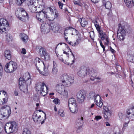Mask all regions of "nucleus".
Segmentation results:
<instances>
[{"label":"nucleus","instance_id":"obj_7","mask_svg":"<svg viewBox=\"0 0 134 134\" xmlns=\"http://www.w3.org/2000/svg\"><path fill=\"white\" fill-rule=\"evenodd\" d=\"M17 68V65L16 62L11 61L7 63L4 67V70L7 73H13Z\"/></svg>","mask_w":134,"mask_h":134},{"label":"nucleus","instance_id":"obj_56","mask_svg":"<svg viewBox=\"0 0 134 134\" xmlns=\"http://www.w3.org/2000/svg\"><path fill=\"white\" fill-rule=\"evenodd\" d=\"M108 12L107 13V15L109 16L110 17L111 16V14L112 13V11L110 9L108 10Z\"/></svg>","mask_w":134,"mask_h":134},{"label":"nucleus","instance_id":"obj_25","mask_svg":"<svg viewBox=\"0 0 134 134\" xmlns=\"http://www.w3.org/2000/svg\"><path fill=\"white\" fill-rule=\"evenodd\" d=\"M40 62H41L43 64V65H44V63L43 61L40 59L39 58H36L35 59V64L37 69V68H39V67H38V66H39L40 65Z\"/></svg>","mask_w":134,"mask_h":134},{"label":"nucleus","instance_id":"obj_33","mask_svg":"<svg viewBox=\"0 0 134 134\" xmlns=\"http://www.w3.org/2000/svg\"><path fill=\"white\" fill-rule=\"evenodd\" d=\"M83 40V39L82 38L81 36H79L78 38L77 39L76 42L74 43L73 46H76L81 41Z\"/></svg>","mask_w":134,"mask_h":134},{"label":"nucleus","instance_id":"obj_54","mask_svg":"<svg viewBox=\"0 0 134 134\" xmlns=\"http://www.w3.org/2000/svg\"><path fill=\"white\" fill-rule=\"evenodd\" d=\"M14 93L15 96H18V90L15 89L14 91Z\"/></svg>","mask_w":134,"mask_h":134},{"label":"nucleus","instance_id":"obj_21","mask_svg":"<svg viewBox=\"0 0 134 134\" xmlns=\"http://www.w3.org/2000/svg\"><path fill=\"white\" fill-rule=\"evenodd\" d=\"M74 77L73 76L68 75L66 83H64L65 86H70L74 82Z\"/></svg>","mask_w":134,"mask_h":134},{"label":"nucleus","instance_id":"obj_41","mask_svg":"<svg viewBox=\"0 0 134 134\" xmlns=\"http://www.w3.org/2000/svg\"><path fill=\"white\" fill-rule=\"evenodd\" d=\"M38 3L39 5L38 8H43L44 7V3L43 2L42 0H39L38 1Z\"/></svg>","mask_w":134,"mask_h":134},{"label":"nucleus","instance_id":"obj_49","mask_svg":"<svg viewBox=\"0 0 134 134\" xmlns=\"http://www.w3.org/2000/svg\"><path fill=\"white\" fill-rule=\"evenodd\" d=\"M58 4L59 6V7L61 9H62L64 5V4L60 1H59L58 2Z\"/></svg>","mask_w":134,"mask_h":134},{"label":"nucleus","instance_id":"obj_30","mask_svg":"<svg viewBox=\"0 0 134 134\" xmlns=\"http://www.w3.org/2000/svg\"><path fill=\"white\" fill-rule=\"evenodd\" d=\"M111 114V112L110 110H108L107 111H104V117L105 119L108 120L110 117Z\"/></svg>","mask_w":134,"mask_h":134},{"label":"nucleus","instance_id":"obj_48","mask_svg":"<svg viewBox=\"0 0 134 134\" xmlns=\"http://www.w3.org/2000/svg\"><path fill=\"white\" fill-rule=\"evenodd\" d=\"M102 119V117L100 115H97L95 116L94 119L97 121Z\"/></svg>","mask_w":134,"mask_h":134},{"label":"nucleus","instance_id":"obj_10","mask_svg":"<svg viewBox=\"0 0 134 134\" xmlns=\"http://www.w3.org/2000/svg\"><path fill=\"white\" fill-rule=\"evenodd\" d=\"M1 114L3 117H8L11 113L10 107L7 105L2 106L1 109Z\"/></svg>","mask_w":134,"mask_h":134},{"label":"nucleus","instance_id":"obj_12","mask_svg":"<svg viewBox=\"0 0 134 134\" xmlns=\"http://www.w3.org/2000/svg\"><path fill=\"white\" fill-rule=\"evenodd\" d=\"M98 36L102 41H104V44L106 46L108 45L109 43V38L106 33L104 32L103 31L99 34Z\"/></svg>","mask_w":134,"mask_h":134},{"label":"nucleus","instance_id":"obj_23","mask_svg":"<svg viewBox=\"0 0 134 134\" xmlns=\"http://www.w3.org/2000/svg\"><path fill=\"white\" fill-rule=\"evenodd\" d=\"M83 120V118L81 117V119H78V120H77L76 124V125L77 126H76V128H77V131H78L79 130H80L82 128V121Z\"/></svg>","mask_w":134,"mask_h":134},{"label":"nucleus","instance_id":"obj_42","mask_svg":"<svg viewBox=\"0 0 134 134\" xmlns=\"http://www.w3.org/2000/svg\"><path fill=\"white\" fill-rule=\"evenodd\" d=\"M58 114L60 116L64 117L65 116L64 112V110L62 109H59L58 111Z\"/></svg>","mask_w":134,"mask_h":134},{"label":"nucleus","instance_id":"obj_6","mask_svg":"<svg viewBox=\"0 0 134 134\" xmlns=\"http://www.w3.org/2000/svg\"><path fill=\"white\" fill-rule=\"evenodd\" d=\"M18 124L15 122L7 123L5 125L4 129L5 132L7 133L12 132L15 133L18 130Z\"/></svg>","mask_w":134,"mask_h":134},{"label":"nucleus","instance_id":"obj_44","mask_svg":"<svg viewBox=\"0 0 134 134\" xmlns=\"http://www.w3.org/2000/svg\"><path fill=\"white\" fill-rule=\"evenodd\" d=\"M89 36L90 37L92 40H94L95 35L94 32L91 31L89 32Z\"/></svg>","mask_w":134,"mask_h":134},{"label":"nucleus","instance_id":"obj_18","mask_svg":"<svg viewBox=\"0 0 134 134\" xmlns=\"http://www.w3.org/2000/svg\"><path fill=\"white\" fill-rule=\"evenodd\" d=\"M39 48L40 49L39 51L40 53L41 52V51L42 52V56L44 57V60L46 61L49 60L50 58V55L48 53L46 52V49L41 46L39 47Z\"/></svg>","mask_w":134,"mask_h":134},{"label":"nucleus","instance_id":"obj_24","mask_svg":"<svg viewBox=\"0 0 134 134\" xmlns=\"http://www.w3.org/2000/svg\"><path fill=\"white\" fill-rule=\"evenodd\" d=\"M44 67L43 68V72H41L40 70L39 69V68H37V70H38L39 73L44 76H47L49 74V71L48 68H46L45 65H44Z\"/></svg>","mask_w":134,"mask_h":134},{"label":"nucleus","instance_id":"obj_22","mask_svg":"<svg viewBox=\"0 0 134 134\" xmlns=\"http://www.w3.org/2000/svg\"><path fill=\"white\" fill-rule=\"evenodd\" d=\"M130 114H131V115L134 116V106L130 109L127 110L126 111V116L129 119H131L130 116Z\"/></svg>","mask_w":134,"mask_h":134},{"label":"nucleus","instance_id":"obj_47","mask_svg":"<svg viewBox=\"0 0 134 134\" xmlns=\"http://www.w3.org/2000/svg\"><path fill=\"white\" fill-rule=\"evenodd\" d=\"M53 102L55 104H59L60 103V100L57 98H56L53 100Z\"/></svg>","mask_w":134,"mask_h":134},{"label":"nucleus","instance_id":"obj_4","mask_svg":"<svg viewBox=\"0 0 134 134\" xmlns=\"http://www.w3.org/2000/svg\"><path fill=\"white\" fill-rule=\"evenodd\" d=\"M35 88L37 93L43 96L46 95L48 92V87L43 82H39L36 84Z\"/></svg>","mask_w":134,"mask_h":134},{"label":"nucleus","instance_id":"obj_62","mask_svg":"<svg viewBox=\"0 0 134 134\" xmlns=\"http://www.w3.org/2000/svg\"><path fill=\"white\" fill-rule=\"evenodd\" d=\"M5 98H4L3 99V102L2 101L1 103L0 102V104L1 105H2V104H4L5 103Z\"/></svg>","mask_w":134,"mask_h":134},{"label":"nucleus","instance_id":"obj_5","mask_svg":"<svg viewBox=\"0 0 134 134\" xmlns=\"http://www.w3.org/2000/svg\"><path fill=\"white\" fill-rule=\"evenodd\" d=\"M15 14L17 17L22 21L25 22L29 19V15L27 12L23 8H18L16 11Z\"/></svg>","mask_w":134,"mask_h":134},{"label":"nucleus","instance_id":"obj_35","mask_svg":"<svg viewBox=\"0 0 134 134\" xmlns=\"http://www.w3.org/2000/svg\"><path fill=\"white\" fill-rule=\"evenodd\" d=\"M63 44H64L65 47L63 48V52H69L70 51V52H71V50L68 46L65 43H64Z\"/></svg>","mask_w":134,"mask_h":134},{"label":"nucleus","instance_id":"obj_53","mask_svg":"<svg viewBox=\"0 0 134 134\" xmlns=\"http://www.w3.org/2000/svg\"><path fill=\"white\" fill-rule=\"evenodd\" d=\"M118 115L120 119H121L124 116V115L121 112H119L118 114Z\"/></svg>","mask_w":134,"mask_h":134},{"label":"nucleus","instance_id":"obj_64","mask_svg":"<svg viewBox=\"0 0 134 134\" xmlns=\"http://www.w3.org/2000/svg\"><path fill=\"white\" fill-rule=\"evenodd\" d=\"M69 45H71L75 47L76 46H73V44H74V43H73L71 41H69L68 42V43Z\"/></svg>","mask_w":134,"mask_h":134},{"label":"nucleus","instance_id":"obj_50","mask_svg":"<svg viewBox=\"0 0 134 134\" xmlns=\"http://www.w3.org/2000/svg\"><path fill=\"white\" fill-rule=\"evenodd\" d=\"M25 0H20V2H19L18 0L16 1V3L19 5H20Z\"/></svg>","mask_w":134,"mask_h":134},{"label":"nucleus","instance_id":"obj_9","mask_svg":"<svg viewBox=\"0 0 134 134\" xmlns=\"http://www.w3.org/2000/svg\"><path fill=\"white\" fill-rule=\"evenodd\" d=\"M118 28L117 32V36L119 40L123 41L125 38L126 31L124 28L121 26V24H118Z\"/></svg>","mask_w":134,"mask_h":134},{"label":"nucleus","instance_id":"obj_19","mask_svg":"<svg viewBox=\"0 0 134 134\" xmlns=\"http://www.w3.org/2000/svg\"><path fill=\"white\" fill-rule=\"evenodd\" d=\"M94 102L99 107H101L103 105L102 99L100 96L98 94L96 95L94 97Z\"/></svg>","mask_w":134,"mask_h":134},{"label":"nucleus","instance_id":"obj_14","mask_svg":"<svg viewBox=\"0 0 134 134\" xmlns=\"http://www.w3.org/2000/svg\"><path fill=\"white\" fill-rule=\"evenodd\" d=\"M50 27H51V30L53 32L55 33H60L61 30L60 26L59 24H57L55 23H51Z\"/></svg>","mask_w":134,"mask_h":134},{"label":"nucleus","instance_id":"obj_57","mask_svg":"<svg viewBox=\"0 0 134 134\" xmlns=\"http://www.w3.org/2000/svg\"><path fill=\"white\" fill-rule=\"evenodd\" d=\"M26 51L25 49L24 48H23L22 49L21 53L23 54H25L26 53Z\"/></svg>","mask_w":134,"mask_h":134},{"label":"nucleus","instance_id":"obj_46","mask_svg":"<svg viewBox=\"0 0 134 134\" xmlns=\"http://www.w3.org/2000/svg\"><path fill=\"white\" fill-rule=\"evenodd\" d=\"M22 134H31V133L29 130L26 129L24 130Z\"/></svg>","mask_w":134,"mask_h":134},{"label":"nucleus","instance_id":"obj_63","mask_svg":"<svg viewBox=\"0 0 134 134\" xmlns=\"http://www.w3.org/2000/svg\"><path fill=\"white\" fill-rule=\"evenodd\" d=\"M3 72V69L2 66L1 64L0 63V72Z\"/></svg>","mask_w":134,"mask_h":134},{"label":"nucleus","instance_id":"obj_40","mask_svg":"<svg viewBox=\"0 0 134 134\" xmlns=\"http://www.w3.org/2000/svg\"><path fill=\"white\" fill-rule=\"evenodd\" d=\"M111 3L109 1L106 2L105 4V6L106 9L110 10L111 7Z\"/></svg>","mask_w":134,"mask_h":134},{"label":"nucleus","instance_id":"obj_2","mask_svg":"<svg viewBox=\"0 0 134 134\" xmlns=\"http://www.w3.org/2000/svg\"><path fill=\"white\" fill-rule=\"evenodd\" d=\"M78 75L81 77H85L87 75L91 76L90 79L93 81L96 79L100 80V78L99 77H97L96 73L94 72V70L91 68L86 67L85 66L81 67L79 71L77 73Z\"/></svg>","mask_w":134,"mask_h":134},{"label":"nucleus","instance_id":"obj_31","mask_svg":"<svg viewBox=\"0 0 134 134\" xmlns=\"http://www.w3.org/2000/svg\"><path fill=\"white\" fill-rule=\"evenodd\" d=\"M44 113L45 114L44 119L43 120V118L41 117V116L40 115H39L38 119V121H37V123H41V124H43L44 122V121L46 118V115L45 113Z\"/></svg>","mask_w":134,"mask_h":134},{"label":"nucleus","instance_id":"obj_38","mask_svg":"<svg viewBox=\"0 0 134 134\" xmlns=\"http://www.w3.org/2000/svg\"><path fill=\"white\" fill-rule=\"evenodd\" d=\"M39 116L35 113H34L32 115V118L34 122L36 123H37L38 121Z\"/></svg>","mask_w":134,"mask_h":134},{"label":"nucleus","instance_id":"obj_15","mask_svg":"<svg viewBox=\"0 0 134 134\" xmlns=\"http://www.w3.org/2000/svg\"><path fill=\"white\" fill-rule=\"evenodd\" d=\"M35 1L32 2V1L30 2H27V3L30 11L34 13H37L38 12L37 8V7L35 5Z\"/></svg>","mask_w":134,"mask_h":134},{"label":"nucleus","instance_id":"obj_13","mask_svg":"<svg viewBox=\"0 0 134 134\" xmlns=\"http://www.w3.org/2000/svg\"><path fill=\"white\" fill-rule=\"evenodd\" d=\"M26 83L23 78L21 77L19 78V88L21 91L24 92L25 91V90L26 89L27 86L28 85Z\"/></svg>","mask_w":134,"mask_h":134},{"label":"nucleus","instance_id":"obj_1","mask_svg":"<svg viewBox=\"0 0 134 134\" xmlns=\"http://www.w3.org/2000/svg\"><path fill=\"white\" fill-rule=\"evenodd\" d=\"M44 9H43L40 11H38V13H36V19L38 21L39 23L41 25V32L44 34H46L50 31V26L46 23L44 24L43 19L45 18L48 20V16L47 14L44 12Z\"/></svg>","mask_w":134,"mask_h":134},{"label":"nucleus","instance_id":"obj_28","mask_svg":"<svg viewBox=\"0 0 134 134\" xmlns=\"http://www.w3.org/2000/svg\"><path fill=\"white\" fill-rule=\"evenodd\" d=\"M69 108L70 111L73 113H75L77 112V108L76 105H69Z\"/></svg>","mask_w":134,"mask_h":134},{"label":"nucleus","instance_id":"obj_17","mask_svg":"<svg viewBox=\"0 0 134 134\" xmlns=\"http://www.w3.org/2000/svg\"><path fill=\"white\" fill-rule=\"evenodd\" d=\"M53 66L52 69V73L53 75H57L58 72V70L57 68V65L59 62V61L58 59H54L53 61Z\"/></svg>","mask_w":134,"mask_h":134},{"label":"nucleus","instance_id":"obj_37","mask_svg":"<svg viewBox=\"0 0 134 134\" xmlns=\"http://www.w3.org/2000/svg\"><path fill=\"white\" fill-rule=\"evenodd\" d=\"M6 41L7 42L12 41V36L9 34H8L5 36Z\"/></svg>","mask_w":134,"mask_h":134},{"label":"nucleus","instance_id":"obj_59","mask_svg":"<svg viewBox=\"0 0 134 134\" xmlns=\"http://www.w3.org/2000/svg\"><path fill=\"white\" fill-rule=\"evenodd\" d=\"M110 49L111 52L113 53H114L115 52V51L111 47H110Z\"/></svg>","mask_w":134,"mask_h":134},{"label":"nucleus","instance_id":"obj_36","mask_svg":"<svg viewBox=\"0 0 134 134\" xmlns=\"http://www.w3.org/2000/svg\"><path fill=\"white\" fill-rule=\"evenodd\" d=\"M98 24V23L97 21H95L94 23V25L96 27V28L99 34L101 32H102L103 31L100 30V27Z\"/></svg>","mask_w":134,"mask_h":134},{"label":"nucleus","instance_id":"obj_11","mask_svg":"<svg viewBox=\"0 0 134 134\" xmlns=\"http://www.w3.org/2000/svg\"><path fill=\"white\" fill-rule=\"evenodd\" d=\"M65 86L64 85H62L60 86L58 85L56 86V87L57 92L59 93L64 96L68 95V92L65 89Z\"/></svg>","mask_w":134,"mask_h":134},{"label":"nucleus","instance_id":"obj_27","mask_svg":"<svg viewBox=\"0 0 134 134\" xmlns=\"http://www.w3.org/2000/svg\"><path fill=\"white\" fill-rule=\"evenodd\" d=\"M68 75L66 74H62L60 77V80L61 82L63 83H66Z\"/></svg>","mask_w":134,"mask_h":134},{"label":"nucleus","instance_id":"obj_58","mask_svg":"<svg viewBox=\"0 0 134 134\" xmlns=\"http://www.w3.org/2000/svg\"><path fill=\"white\" fill-rule=\"evenodd\" d=\"M71 54L73 56V58H74V59L72 60V62L71 63V64H72L74 63L75 62V56H74V54H73V53L71 51ZM70 65H71V64H70Z\"/></svg>","mask_w":134,"mask_h":134},{"label":"nucleus","instance_id":"obj_55","mask_svg":"<svg viewBox=\"0 0 134 134\" xmlns=\"http://www.w3.org/2000/svg\"><path fill=\"white\" fill-rule=\"evenodd\" d=\"M69 52H66V51L63 52V53L66 55V57L67 59H68L69 57Z\"/></svg>","mask_w":134,"mask_h":134},{"label":"nucleus","instance_id":"obj_20","mask_svg":"<svg viewBox=\"0 0 134 134\" xmlns=\"http://www.w3.org/2000/svg\"><path fill=\"white\" fill-rule=\"evenodd\" d=\"M25 80L27 85H30L31 84L30 80V75L29 72L26 73L24 75L23 77H22Z\"/></svg>","mask_w":134,"mask_h":134},{"label":"nucleus","instance_id":"obj_32","mask_svg":"<svg viewBox=\"0 0 134 134\" xmlns=\"http://www.w3.org/2000/svg\"><path fill=\"white\" fill-rule=\"evenodd\" d=\"M76 100L74 98H70L68 100L69 105H76Z\"/></svg>","mask_w":134,"mask_h":134},{"label":"nucleus","instance_id":"obj_39","mask_svg":"<svg viewBox=\"0 0 134 134\" xmlns=\"http://www.w3.org/2000/svg\"><path fill=\"white\" fill-rule=\"evenodd\" d=\"M74 4L82 7L83 5L82 3L80 2L81 0H73Z\"/></svg>","mask_w":134,"mask_h":134},{"label":"nucleus","instance_id":"obj_52","mask_svg":"<svg viewBox=\"0 0 134 134\" xmlns=\"http://www.w3.org/2000/svg\"><path fill=\"white\" fill-rule=\"evenodd\" d=\"M72 29H75L72 27L71 26H69L67 27L65 29V32L67 30H71Z\"/></svg>","mask_w":134,"mask_h":134},{"label":"nucleus","instance_id":"obj_29","mask_svg":"<svg viewBox=\"0 0 134 134\" xmlns=\"http://www.w3.org/2000/svg\"><path fill=\"white\" fill-rule=\"evenodd\" d=\"M80 23L81 26L82 27H86L88 24L87 21L84 18L81 19Z\"/></svg>","mask_w":134,"mask_h":134},{"label":"nucleus","instance_id":"obj_16","mask_svg":"<svg viewBox=\"0 0 134 134\" xmlns=\"http://www.w3.org/2000/svg\"><path fill=\"white\" fill-rule=\"evenodd\" d=\"M86 94V93L84 90H80L77 94L78 101L81 103L83 102L85 97Z\"/></svg>","mask_w":134,"mask_h":134},{"label":"nucleus","instance_id":"obj_8","mask_svg":"<svg viewBox=\"0 0 134 134\" xmlns=\"http://www.w3.org/2000/svg\"><path fill=\"white\" fill-rule=\"evenodd\" d=\"M9 28V24L8 21L4 19H0V32L2 34H6Z\"/></svg>","mask_w":134,"mask_h":134},{"label":"nucleus","instance_id":"obj_60","mask_svg":"<svg viewBox=\"0 0 134 134\" xmlns=\"http://www.w3.org/2000/svg\"><path fill=\"white\" fill-rule=\"evenodd\" d=\"M103 109L104 110H105L104 111H107L108 110H110L109 109L107 108V107L105 106H103Z\"/></svg>","mask_w":134,"mask_h":134},{"label":"nucleus","instance_id":"obj_61","mask_svg":"<svg viewBox=\"0 0 134 134\" xmlns=\"http://www.w3.org/2000/svg\"><path fill=\"white\" fill-rule=\"evenodd\" d=\"M91 1L92 2L96 3L98 2L99 0H91Z\"/></svg>","mask_w":134,"mask_h":134},{"label":"nucleus","instance_id":"obj_45","mask_svg":"<svg viewBox=\"0 0 134 134\" xmlns=\"http://www.w3.org/2000/svg\"><path fill=\"white\" fill-rule=\"evenodd\" d=\"M98 40L99 41L101 46L103 48V51L104 52V51H105V46L103 44L102 42L101 41V40L99 38L98 39Z\"/></svg>","mask_w":134,"mask_h":134},{"label":"nucleus","instance_id":"obj_43","mask_svg":"<svg viewBox=\"0 0 134 134\" xmlns=\"http://www.w3.org/2000/svg\"><path fill=\"white\" fill-rule=\"evenodd\" d=\"M56 54L59 59L62 61V62H64L65 60V59L63 57V55L62 54L61 55H60L58 53H56Z\"/></svg>","mask_w":134,"mask_h":134},{"label":"nucleus","instance_id":"obj_34","mask_svg":"<svg viewBox=\"0 0 134 134\" xmlns=\"http://www.w3.org/2000/svg\"><path fill=\"white\" fill-rule=\"evenodd\" d=\"M21 40L24 42L26 43L28 40V37L27 35L23 33L21 34Z\"/></svg>","mask_w":134,"mask_h":134},{"label":"nucleus","instance_id":"obj_26","mask_svg":"<svg viewBox=\"0 0 134 134\" xmlns=\"http://www.w3.org/2000/svg\"><path fill=\"white\" fill-rule=\"evenodd\" d=\"M4 57L5 59L10 60L12 57L10 51L8 50H5L4 51Z\"/></svg>","mask_w":134,"mask_h":134},{"label":"nucleus","instance_id":"obj_51","mask_svg":"<svg viewBox=\"0 0 134 134\" xmlns=\"http://www.w3.org/2000/svg\"><path fill=\"white\" fill-rule=\"evenodd\" d=\"M130 120H129L128 122H125L123 124V129H125L126 127H127L128 126V124L130 122Z\"/></svg>","mask_w":134,"mask_h":134},{"label":"nucleus","instance_id":"obj_3","mask_svg":"<svg viewBox=\"0 0 134 134\" xmlns=\"http://www.w3.org/2000/svg\"><path fill=\"white\" fill-rule=\"evenodd\" d=\"M45 12L48 16V20L52 21L58 15V13L55 7L53 6L46 7L44 8Z\"/></svg>","mask_w":134,"mask_h":134}]
</instances>
